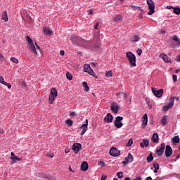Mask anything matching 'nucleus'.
I'll return each mask as SVG.
<instances>
[{"label":"nucleus","instance_id":"nucleus-1","mask_svg":"<svg viewBox=\"0 0 180 180\" xmlns=\"http://www.w3.org/2000/svg\"><path fill=\"white\" fill-rule=\"evenodd\" d=\"M26 40L28 42L30 51L32 52L34 56H37V51L41 52L40 46L37 43H34L30 36H27Z\"/></svg>","mask_w":180,"mask_h":180},{"label":"nucleus","instance_id":"nucleus-2","mask_svg":"<svg viewBox=\"0 0 180 180\" xmlns=\"http://www.w3.org/2000/svg\"><path fill=\"white\" fill-rule=\"evenodd\" d=\"M127 58L129 61V64L132 65V67H136V56L132 52H128L127 53Z\"/></svg>","mask_w":180,"mask_h":180},{"label":"nucleus","instance_id":"nucleus-3","mask_svg":"<svg viewBox=\"0 0 180 180\" xmlns=\"http://www.w3.org/2000/svg\"><path fill=\"white\" fill-rule=\"evenodd\" d=\"M147 4L148 6L149 12L148 13V15H151L155 13V3L152 0H146Z\"/></svg>","mask_w":180,"mask_h":180},{"label":"nucleus","instance_id":"nucleus-4","mask_svg":"<svg viewBox=\"0 0 180 180\" xmlns=\"http://www.w3.org/2000/svg\"><path fill=\"white\" fill-rule=\"evenodd\" d=\"M151 91L153 94V95L157 98H161L164 93V89H160L159 90H156L155 87H151Z\"/></svg>","mask_w":180,"mask_h":180},{"label":"nucleus","instance_id":"nucleus-5","mask_svg":"<svg viewBox=\"0 0 180 180\" xmlns=\"http://www.w3.org/2000/svg\"><path fill=\"white\" fill-rule=\"evenodd\" d=\"M165 146H166V144L165 143H161L159 148H157L155 152L158 157H160L161 155H162V154H164L165 151Z\"/></svg>","mask_w":180,"mask_h":180},{"label":"nucleus","instance_id":"nucleus-6","mask_svg":"<svg viewBox=\"0 0 180 180\" xmlns=\"http://www.w3.org/2000/svg\"><path fill=\"white\" fill-rule=\"evenodd\" d=\"M123 120V117L118 116L116 117V120L115 121V125L117 128L120 129L123 126L122 121Z\"/></svg>","mask_w":180,"mask_h":180},{"label":"nucleus","instance_id":"nucleus-7","mask_svg":"<svg viewBox=\"0 0 180 180\" xmlns=\"http://www.w3.org/2000/svg\"><path fill=\"white\" fill-rule=\"evenodd\" d=\"M110 154L112 157H119V155H120V152L116 148L112 147L110 150Z\"/></svg>","mask_w":180,"mask_h":180},{"label":"nucleus","instance_id":"nucleus-8","mask_svg":"<svg viewBox=\"0 0 180 180\" xmlns=\"http://www.w3.org/2000/svg\"><path fill=\"white\" fill-rule=\"evenodd\" d=\"M10 159L12 160L13 164H15L16 162L22 161V158L16 156L13 152L11 153Z\"/></svg>","mask_w":180,"mask_h":180},{"label":"nucleus","instance_id":"nucleus-9","mask_svg":"<svg viewBox=\"0 0 180 180\" xmlns=\"http://www.w3.org/2000/svg\"><path fill=\"white\" fill-rule=\"evenodd\" d=\"M160 58L166 63H169L172 61V58L165 53L160 54Z\"/></svg>","mask_w":180,"mask_h":180},{"label":"nucleus","instance_id":"nucleus-10","mask_svg":"<svg viewBox=\"0 0 180 180\" xmlns=\"http://www.w3.org/2000/svg\"><path fill=\"white\" fill-rule=\"evenodd\" d=\"M172 153H173V150H172L171 146H169V145L166 146L165 157H171V155H172Z\"/></svg>","mask_w":180,"mask_h":180},{"label":"nucleus","instance_id":"nucleus-11","mask_svg":"<svg viewBox=\"0 0 180 180\" xmlns=\"http://www.w3.org/2000/svg\"><path fill=\"white\" fill-rule=\"evenodd\" d=\"M82 148V145L80 143L74 144L72 146V150L75 154H78L79 151H81V148Z\"/></svg>","mask_w":180,"mask_h":180},{"label":"nucleus","instance_id":"nucleus-12","mask_svg":"<svg viewBox=\"0 0 180 180\" xmlns=\"http://www.w3.org/2000/svg\"><path fill=\"white\" fill-rule=\"evenodd\" d=\"M80 129H82V131H81V135H84L85 132H86L88 129V120H86V123L84 124H82Z\"/></svg>","mask_w":180,"mask_h":180},{"label":"nucleus","instance_id":"nucleus-13","mask_svg":"<svg viewBox=\"0 0 180 180\" xmlns=\"http://www.w3.org/2000/svg\"><path fill=\"white\" fill-rule=\"evenodd\" d=\"M104 122L111 123L113 121V117L112 115L108 113L103 120Z\"/></svg>","mask_w":180,"mask_h":180},{"label":"nucleus","instance_id":"nucleus-14","mask_svg":"<svg viewBox=\"0 0 180 180\" xmlns=\"http://www.w3.org/2000/svg\"><path fill=\"white\" fill-rule=\"evenodd\" d=\"M120 108V107L115 103L111 106V110L115 114H117L119 112Z\"/></svg>","mask_w":180,"mask_h":180},{"label":"nucleus","instance_id":"nucleus-15","mask_svg":"<svg viewBox=\"0 0 180 180\" xmlns=\"http://www.w3.org/2000/svg\"><path fill=\"white\" fill-rule=\"evenodd\" d=\"M0 83L8 86V89H11L12 86L10 83L6 82L3 76L0 75Z\"/></svg>","mask_w":180,"mask_h":180},{"label":"nucleus","instance_id":"nucleus-16","mask_svg":"<svg viewBox=\"0 0 180 180\" xmlns=\"http://www.w3.org/2000/svg\"><path fill=\"white\" fill-rule=\"evenodd\" d=\"M150 141L147 139H143L142 142L140 143V146L142 148H144L145 147H148L149 146Z\"/></svg>","mask_w":180,"mask_h":180},{"label":"nucleus","instance_id":"nucleus-17","mask_svg":"<svg viewBox=\"0 0 180 180\" xmlns=\"http://www.w3.org/2000/svg\"><path fill=\"white\" fill-rule=\"evenodd\" d=\"M88 168H89V166H88L87 162L84 161L81 165V170L83 172H86Z\"/></svg>","mask_w":180,"mask_h":180},{"label":"nucleus","instance_id":"nucleus-18","mask_svg":"<svg viewBox=\"0 0 180 180\" xmlns=\"http://www.w3.org/2000/svg\"><path fill=\"white\" fill-rule=\"evenodd\" d=\"M43 33L46 35H52V34H53L52 31L48 27L43 28Z\"/></svg>","mask_w":180,"mask_h":180},{"label":"nucleus","instance_id":"nucleus-19","mask_svg":"<svg viewBox=\"0 0 180 180\" xmlns=\"http://www.w3.org/2000/svg\"><path fill=\"white\" fill-rule=\"evenodd\" d=\"M151 139L153 143H158L159 142V135L157 133H154Z\"/></svg>","mask_w":180,"mask_h":180},{"label":"nucleus","instance_id":"nucleus-20","mask_svg":"<svg viewBox=\"0 0 180 180\" xmlns=\"http://www.w3.org/2000/svg\"><path fill=\"white\" fill-rule=\"evenodd\" d=\"M71 41L72 43H78L79 40H81V38H79L78 36L72 35L70 38Z\"/></svg>","mask_w":180,"mask_h":180},{"label":"nucleus","instance_id":"nucleus-21","mask_svg":"<svg viewBox=\"0 0 180 180\" xmlns=\"http://www.w3.org/2000/svg\"><path fill=\"white\" fill-rule=\"evenodd\" d=\"M125 160L128 162V163H131L134 160V158L133 155L131 153L128 154V156L126 157Z\"/></svg>","mask_w":180,"mask_h":180},{"label":"nucleus","instance_id":"nucleus-22","mask_svg":"<svg viewBox=\"0 0 180 180\" xmlns=\"http://www.w3.org/2000/svg\"><path fill=\"white\" fill-rule=\"evenodd\" d=\"M56 98V96H53L52 94H49V104H53V101H55Z\"/></svg>","mask_w":180,"mask_h":180},{"label":"nucleus","instance_id":"nucleus-23","mask_svg":"<svg viewBox=\"0 0 180 180\" xmlns=\"http://www.w3.org/2000/svg\"><path fill=\"white\" fill-rule=\"evenodd\" d=\"M143 126L144 125V127H146L148 124V115L147 114H144L143 116Z\"/></svg>","mask_w":180,"mask_h":180},{"label":"nucleus","instance_id":"nucleus-24","mask_svg":"<svg viewBox=\"0 0 180 180\" xmlns=\"http://www.w3.org/2000/svg\"><path fill=\"white\" fill-rule=\"evenodd\" d=\"M153 160H154V157L153 156L152 153H150L148 155V156L147 157L146 161H147L148 163H150V162H151L152 161H153Z\"/></svg>","mask_w":180,"mask_h":180},{"label":"nucleus","instance_id":"nucleus-25","mask_svg":"<svg viewBox=\"0 0 180 180\" xmlns=\"http://www.w3.org/2000/svg\"><path fill=\"white\" fill-rule=\"evenodd\" d=\"M174 102H175V98L172 97L167 106L172 108L174 105Z\"/></svg>","mask_w":180,"mask_h":180},{"label":"nucleus","instance_id":"nucleus-26","mask_svg":"<svg viewBox=\"0 0 180 180\" xmlns=\"http://www.w3.org/2000/svg\"><path fill=\"white\" fill-rule=\"evenodd\" d=\"M50 95H53L54 96H58V91L56 88H53L51 89Z\"/></svg>","mask_w":180,"mask_h":180},{"label":"nucleus","instance_id":"nucleus-27","mask_svg":"<svg viewBox=\"0 0 180 180\" xmlns=\"http://www.w3.org/2000/svg\"><path fill=\"white\" fill-rule=\"evenodd\" d=\"M1 17H2V20H4L5 22H8V15H7V12L6 11H4L2 13Z\"/></svg>","mask_w":180,"mask_h":180},{"label":"nucleus","instance_id":"nucleus-28","mask_svg":"<svg viewBox=\"0 0 180 180\" xmlns=\"http://www.w3.org/2000/svg\"><path fill=\"white\" fill-rule=\"evenodd\" d=\"M140 40L139 37L138 35H132V37H131V41H139Z\"/></svg>","mask_w":180,"mask_h":180},{"label":"nucleus","instance_id":"nucleus-29","mask_svg":"<svg viewBox=\"0 0 180 180\" xmlns=\"http://www.w3.org/2000/svg\"><path fill=\"white\" fill-rule=\"evenodd\" d=\"M172 40H174V41H176V43L178 44V46L180 47V39L178 37V36L174 35L172 37Z\"/></svg>","mask_w":180,"mask_h":180},{"label":"nucleus","instance_id":"nucleus-30","mask_svg":"<svg viewBox=\"0 0 180 180\" xmlns=\"http://www.w3.org/2000/svg\"><path fill=\"white\" fill-rule=\"evenodd\" d=\"M84 91L88 92L89 91V86L87 85L86 82H83Z\"/></svg>","mask_w":180,"mask_h":180},{"label":"nucleus","instance_id":"nucleus-31","mask_svg":"<svg viewBox=\"0 0 180 180\" xmlns=\"http://www.w3.org/2000/svg\"><path fill=\"white\" fill-rule=\"evenodd\" d=\"M91 67L89 64H85L84 67V71L85 72H89L91 70Z\"/></svg>","mask_w":180,"mask_h":180},{"label":"nucleus","instance_id":"nucleus-32","mask_svg":"<svg viewBox=\"0 0 180 180\" xmlns=\"http://www.w3.org/2000/svg\"><path fill=\"white\" fill-rule=\"evenodd\" d=\"M161 123L163 126H165L167 124V116H163L161 120Z\"/></svg>","mask_w":180,"mask_h":180},{"label":"nucleus","instance_id":"nucleus-33","mask_svg":"<svg viewBox=\"0 0 180 180\" xmlns=\"http://www.w3.org/2000/svg\"><path fill=\"white\" fill-rule=\"evenodd\" d=\"M89 75L95 77L96 79H98L97 75L95 74V72L93 71L92 69H91L89 72H88Z\"/></svg>","mask_w":180,"mask_h":180},{"label":"nucleus","instance_id":"nucleus-34","mask_svg":"<svg viewBox=\"0 0 180 180\" xmlns=\"http://www.w3.org/2000/svg\"><path fill=\"white\" fill-rule=\"evenodd\" d=\"M66 77L68 80L71 81L73 79V75L71 74L70 72H67L66 73Z\"/></svg>","mask_w":180,"mask_h":180},{"label":"nucleus","instance_id":"nucleus-35","mask_svg":"<svg viewBox=\"0 0 180 180\" xmlns=\"http://www.w3.org/2000/svg\"><path fill=\"white\" fill-rule=\"evenodd\" d=\"M118 96L124 99H126L127 98V94H126V93H119Z\"/></svg>","mask_w":180,"mask_h":180},{"label":"nucleus","instance_id":"nucleus-36","mask_svg":"<svg viewBox=\"0 0 180 180\" xmlns=\"http://www.w3.org/2000/svg\"><path fill=\"white\" fill-rule=\"evenodd\" d=\"M173 10H174V13L176 15H180V8H179L174 7Z\"/></svg>","mask_w":180,"mask_h":180},{"label":"nucleus","instance_id":"nucleus-37","mask_svg":"<svg viewBox=\"0 0 180 180\" xmlns=\"http://www.w3.org/2000/svg\"><path fill=\"white\" fill-rule=\"evenodd\" d=\"M173 142L174 143H179L180 142V139L179 136H176L172 139Z\"/></svg>","mask_w":180,"mask_h":180},{"label":"nucleus","instance_id":"nucleus-38","mask_svg":"<svg viewBox=\"0 0 180 180\" xmlns=\"http://www.w3.org/2000/svg\"><path fill=\"white\" fill-rule=\"evenodd\" d=\"M11 60L15 63V64H18L19 63V60H18V58H15V57H12L11 58Z\"/></svg>","mask_w":180,"mask_h":180},{"label":"nucleus","instance_id":"nucleus-39","mask_svg":"<svg viewBox=\"0 0 180 180\" xmlns=\"http://www.w3.org/2000/svg\"><path fill=\"white\" fill-rule=\"evenodd\" d=\"M153 167L155 169H160V165L158 162H154Z\"/></svg>","mask_w":180,"mask_h":180},{"label":"nucleus","instance_id":"nucleus-40","mask_svg":"<svg viewBox=\"0 0 180 180\" xmlns=\"http://www.w3.org/2000/svg\"><path fill=\"white\" fill-rule=\"evenodd\" d=\"M122 20V15H117V17L115 18V21L116 22H120Z\"/></svg>","mask_w":180,"mask_h":180},{"label":"nucleus","instance_id":"nucleus-41","mask_svg":"<svg viewBox=\"0 0 180 180\" xmlns=\"http://www.w3.org/2000/svg\"><path fill=\"white\" fill-rule=\"evenodd\" d=\"M66 124L68 125V126H72L73 124V121L71 120H68L65 121Z\"/></svg>","mask_w":180,"mask_h":180},{"label":"nucleus","instance_id":"nucleus-42","mask_svg":"<svg viewBox=\"0 0 180 180\" xmlns=\"http://www.w3.org/2000/svg\"><path fill=\"white\" fill-rule=\"evenodd\" d=\"M131 8H132V9H134V10H135V11H136L137 9H139V11H140L141 12H143V10H142L141 8L139 7V6H131Z\"/></svg>","mask_w":180,"mask_h":180},{"label":"nucleus","instance_id":"nucleus-43","mask_svg":"<svg viewBox=\"0 0 180 180\" xmlns=\"http://www.w3.org/2000/svg\"><path fill=\"white\" fill-rule=\"evenodd\" d=\"M112 71H107L106 72V77H112Z\"/></svg>","mask_w":180,"mask_h":180},{"label":"nucleus","instance_id":"nucleus-44","mask_svg":"<svg viewBox=\"0 0 180 180\" xmlns=\"http://www.w3.org/2000/svg\"><path fill=\"white\" fill-rule=\"evenodd\" d=\"M143 51L141 49H138V50H136V53H138V56H141L142 55Z\"/></svg>","mask_w":180,"mask_h":180},{"label":"nucleus","instance_id":"nucleus-45","mask_svg":"<svg viewBox=\"0 0 180 180\" xmlns=\"http://www.w3.org/2000/svg\"><path fill=\"white\" fill-rule=\"evenodd\" d=\"M117 176H118L119 179H122L123 177V172H117Z\"/></svg>","mask_w":180,"mask_h":180},{"label":"nucleus","instance_id":"nucleus-46","mask_svg":"<svg viewBox=\"0 0 180 180\" xmlns=\"http://www.w3.org/2000/svg\"><path fill=\"white\" fill-rule=\"evenodd\" d=\"M172 79H173L174 82H177V75H172Z\"/></svg>","mask_w":180,"mask_h":180},{"label":"nucleus","instance_id":"nucleus-47","mask_svg":"<svg viewBox=\"0 0 180 180\" xmlns=\"http://www.w3.org/2000/svg\"><path fill=\"white\" fill-rule=\"evenodd\" d=\"M98 166H100L101 167H105V162L103 161L99 162Z\"/></svg>","mask_w":180,"mask_h":180},{"label":"nucleus","instance_id":"nucleus-48","mask_svg":"<svg viewBox=\"0 0 180 180\" xmlns=\"http://www.w3.org/2000/svg\"><path fill=\"white\" fill-rule=\"evenodd\" d=\"M133 143V140L132 139H129V142L127 143V146H131Z\"/></svg>","mask_w":180,"mask_h":180},{"label":"nucleus","instance_id":"nucleus-49","mask_svg":"<svg viewBox=\"0 0 180 180\" xmlns=\"http://www.w3.org/2000/svg\"><path fill=\"white\" fill-rule=\"evenodd\" d=\"M169 107L168 106V105H165V106H164V108H163V110L165 111V112H166V111H168L169 110Z\"/></svg>","mask_w":180,"mask_h":180},{"label":"nucleus","instance_id":"nucleus-50","mask_svg":"<svg viewBox=\"0 0 180 180\" xmlns=\"http://www.w3.org/2000/svg\"><path fill=\"white\" fill-rule=\"evenodd\" d=\"M47 157H49L50 158H53L54 157L53 153H47Z\"/></svg>","mask_w":180,"mask_h":180},{"label":"nucleus","instance_id":"nucleus-51","mask_svg":"<svg viewBox=\"0 0 180 180\" xmlns=\"http://www.w3.org/2000/svg\"><path fill=\"white\" fill-rule=\"evenodd\" d=\"M106 179H107V175L103 174L102 176H101V180H106Z\"/></svg>","mask_w":180,"mask_h":180},{"label":"nucleus","instance_id":"nucleus-52","mask_svg":"<svg viewBox=\"0 0 180 180\" xmlns=\"http://www.w3.org/2000/svg\"><path fill=\"white\" fill-rule=\"evenodd\" d=\"M69 115L71 116V117H75V116L77 115V113L75 112H72L70 113Z\"/></svg>","mask_w":180,"mask_h":180},{"label":"nucleus","instance_id":"nucleus-53","mask_svg":"<svg viewBox=\"0 0 180 180\" xmlns=\"http://www.w3.org/2000/svg\"><path fill=\"white\" fill-rule=\"evenodd\" d=\"M176 61L178 63H180V55H179L176 57Z\"/></svg>","mask_w":180,"mask_h":180},{"label":"nucleus","instance_id":"nucleus-54","mask_svg":"<svg viewBox=\"0 0 180 180\" xmlns=\"http://www.w3.org/2000/svg\"><path fill=\"white\" fill-rule=\"evenodd\" d=\"M60 55L62 56H65V51L63 50H61L60 51Z\"/></svg>","mask_w":180,"mask_h":180},{"label":"nucleus","instance_id":"nucleus-55","mask_svg":"<svg viewBox=\"0 0 180 180\" xmlns=\"http://www.w3.org/2000/svg\"><path fill=\"white\" fill-rule=\"evenodd\" d=\"M98 25H99V23L97 22L96 23V25L94 26V30H97L98 29Z\"/></svg>","mask_w":180,"mask_h":180},{"label":"nucleus","instance_id":"nucleus-56","mask_svg":"<svg viewBox=\"0 0 180 180\" xmlns=\"http://www.w3.org/2000/svg\"><path fill=\"white\" fill-rule=\"evenodd\" d=\"M134 180H142V178L141 176H136Z\"/></svg>","mask_w":180,"mask_h":180},{"label":"nucleus","instance_id":"nucleus-57","mask_svg":"<svg viewBox=\"0 0 180 180\" xmlns=\"http://www.w3.org/2000/svg\"><path fill=\"white\" fill-rule=\"evenodd\" d=\"M122 164H123V165L124 166V165H128L129 162L125 160V161H123Z\"/></svg>","mask_w":180,"mask_h":180},{"label":"nucleus","instance_id":"nucleus-58","mask_svg":"<svg viewBox=\"0 0 180 180\" xmlns=\"http://www.w3.org/2000/svg\"><path fill=\"white\" fill-rule=\"evenodd\" d=\"M174 98V100H176V101H179L180 100V97H172Z\"/></svg>","mask_w":180,"mask_h":180},{"label":"nucleus","instance_id":"nucleus-59","mask_svg":"<svg viewBox=\"0 0 180 180\" xmlns=\"http://www.w3.org/2000/svg\"><path fill=\"white\" fill-rule=\"evenodd\" d=\"M167 9H172V8L174 9V7H172V6H167Z\"/></svg>","mask_w":180,"mask_h":180},{"label":"nucleus","instance_id":"nucleus-60","mask_svg":"<svg viewBox=\"0 0 180 180\" xmlns=\"http://www.w3.org/2000/svg\"><path fill=\"white\" fill-rule=\"evenodd\" d=\"M179 72H180V69H176V70H175V73H176V74L179 73Z\"/></svg>","mask_w":180,"mask_h":180},{"label":"nucleus","instance_id":"nucleus-61","mask_svg":"<svg viewBox=\"0 0 180 180\" xmlns=\"http://www.w3.org/2000/svg\"><path fill=\"white\" fill-rule=\"evenodd\" d=\"M146 180H153L151 176H148Z\"/></svg>","mask_w":180,"mask_h":180},{"label":"nucleus","instance_id":"nucleus-62","mask_svg":"<svg viewBox=\"0 0 180 180\" xmlns=\"http://www.w3.org/2000/svg\"><path fill=\"white\" fill-rule=\"evenodd\" d=\"M65 153L68 154V153H70V149H65Z\"/></svg>","mask_w":180,"mask_h":180},{"label":"nucleus","instance_id":"nucleus-63","mask_svg":"<svg viewBox=\"0 0 180 180\" xmlns=\"http://www.w3.org/2000/svg\"><path fill=\"white\" fill-rule=\"evenodd\" d=\"M93 13H94L93 11L90 10L89 12V15H91V14H93Z\"/></svg>","mask_w":180,"mask_h":180},{"label":"nucleus","instance_id":"nucleus-64","mask_svg":"<svg viewBox=\"0 0 180 180\" xmlns=\"http://www.w3.org/2000/svg\"><path fill=\"white\" fill-rule=\"evenodd\" d=\"M124 180H131L130 177H126Z\"/></svg>","mask_w":180,"mask_h":180}]
</instances>
